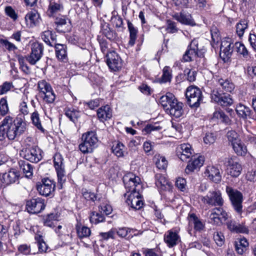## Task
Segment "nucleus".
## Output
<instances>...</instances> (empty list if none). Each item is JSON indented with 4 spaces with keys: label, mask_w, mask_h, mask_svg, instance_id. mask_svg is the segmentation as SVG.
I'll return each mask as SVG.
<instances>
[{
    "label": "nucleus",
    "mask_w": 256,
    "mask_h": 256,
    "mask_svg": "<svg viewBox=\"0 0 256 256\" xmlns=\"http://www.w3.org/2000/svg\"><path fill=\"white\" fill-rule=\"evenodd\" d=\"M226 190L233 209L238 214H242L243 212V196L242 193L236 189L228 186L226 187Z\"/></svg>",
    "instance_id": "nucleus-1"
},
{
    "label": "nucleus",
    "mask_w": 256,
    "mask_h": 256,
    "mask_svg": "<svg viewBox=\"0 0 256 256\" xmlns=\"http://www.w3.org/2000/svg\"><path fill=\"white\" fill-rule=\"evenodd\" d=\"M186 96L188 106L192 108L199 107L203 99L200 90L195 86H188L186 90Z\"/></svg>",
    "instance_id": "nucleus-2"
},
{
    "label": "nucleus",
    "mask_w": 256,
    "mask_h": 256,
    "mask_svg": "<svg viewBox=\"0 0 256 256\" xmlns=\"http://www.w3.org/2000/svg\"><path fill=\"white\" fill-rule=\"evenodd\" d=\"M123 182L128 194L136 192H141L142 190V184L140 178L132 174H128L125 175L123 178Z\"/></svg>",
    "instance_id": "nucleus-3"
},
{
    "label": "nucleus",
    "mask_w": 256,
    "mask_h": 256,
    "mask_svg": "<svg viewBox=\"0 0 256 256\" xmlns=\"http://www.w3.org/2000/svg\"><path fill=\"white\" fill-rule=\"evenodd\" d=\"M41 150L36 146L23 148L20 154L24 159L32 162H38L42 158Z\"/></svg>",
    "instance_id": "nucleus-4"
},
{
    "label": "nucleus",
    "mask_w": 256,
    "mask_h": 256,
    "mask_svg": "<svg viewBox=\"0 0 256 256\" xmlns=\"http://www.w3.org/2000/svg\"><path fill=\"white\" fill-rule=\"evenodd\" d=\"M26 124L24 116L19 114L16 120L10 130L9 131V140H14L18 135L23 133L26 129Z\"/></svg>",
    "instance_id": "nucleus-5"
},
{
    "label": "nucleus",
    "mask_w": 256,
    "mask_h": 256,
    "mask_svg": "<svg viewBox=\"0 0 256 256\" xmlns=\"http://www.w3.org/2000/svg\"><path fill=\"white\" fill-rule=\"evenodd\" d=\"M202 50L198 46V42L196 39L193 40L188 50L183 55L182 60L184 62H190L197 56L201 57L203 56Z\"/></svg>",
    "instance_id": "nucleus-6"
},
{
    "label": "nucleus",
    "mask_w": 256,
    "mask_h": 256,
    "mask_svg": "<svg viewBox=\"0 0 256 256\" xmlns=\"http://www.w3.org/2000/svg\"><path fill=\"white\" fill-rule=\"evenodd\" d=\"M55 182L48 178H44L36 184V188L40 195L48 196L53 194L55 190Z\"/></svg>",
    "instance_id": "nucleus-7"
},
{
    "label": "nucleus",
    "mask_w": 256,
    "mask_h": 256,
    "mask_svg": "<svg viewBox=\"0 0 256 256\" xmlns=\"http://www.w3.org/2000/svg\"><path fill=\"white\" fill-rule=\"evenodd\" d=\"M211 98L222 107L230 106L234 104V100L230 94L220 93L216 90L212 92Z\"/></svg>",
    "instance_id": "nucleus-8"
},
{
    "label": "nucleus",
    "mask_w": 256,
    "mask_h": 256,
    "mask_svg": "<svg viewBox=\"0 0 256 256\" xmlns=\"http://www.w3.org/2000/svg\"><path fill=\"white\" fill-rule=\"evenodd\" d=\"M44 48L42 44L39 42H34L32 45L31 52L26 58L31 64L34 65L42 58L43 54Z\"/></svg>",
    "instance_id": "nucleus-9"
},
{
    "label": "nucleus",
    "mask_w": 256,
    "mask_h": 256,
    "mask_svg": "<svg viewBox=\"0 0 256 256\" xmlns=\"http://www.w3.org/2000/svg\"><path fill=\"white\" fill-rule=\"evenodd\" d=\"M46 205L44 200L40 198L28 200L26 204V208L30 214H38L44 210Z\"/></svg>",
    "instance_id": "nucleus-10"
},
{
    "label": "nucleus",
    "mask_w": 256,
    "mask_h": 256,
    "mask_svg": "<svg viewBox=\"0 0 256 256\" xmlns=\"http://www.w3.org/2000/svg\"><path fill=\"white\" fill-rule=\"evenodd\" d=\"M209 215L210 222L216 224H219L222 220L226 221L228 218V213L222 208H216L210 211Z\"/></svg>",
    "instance_id": "nucleus-11"
},
{
    "label": "nucleus",
    "mask_w": 256,
    "mask_h": 256,
    "mask_svg": "<svg viewBox=\"0 0 256 256\" xmlns=\"http://www.w3.org/2000/svg\"><path fill=\"white\" fill-rule=\"evenodd\" d=\"M234 46L229 38H224L221 41L220 47V57L224 61H228L230 58L233 48Z\"/></svg>",
    "instance_id": "nucleus-12"
},
{
    "label": "nucleus",
    "mask_w": 256,
    "mask_h": 256,
    "mask_svg": "<svg viewBox=\"0 0 256 256\" xmlns=\"http://www.w3.org/2000/svg\"><path fill=\"white\" fill-rule=\"evenodd\" d=\"M202 200L205 204L212 206H221L224 203L220 192H210L206 196L202 198Z\"/></svg>",
    "instance_id": "nucleus-13"
},
{
    "label": "nucleus",
    "mask_w": 256,
    "mask_h": 256,
    "mask_svg": "<svg viewBox=\"0 0 256 256\" xmlns=\"http://www.w3.org/2000/svg\"><path fill=\"white\" fill-rule=\"evenodd\" d=\"M126 202L132 208L135 210L140 209L144 205L140 192L137 191L128 194Z\"/></svg>",
    "instance_id": "nucleus-14"
},
{
    "label": "nucleus",
    "mask_w": 256,
    "mask_h": 256,
    "mask_svg": "<svg viewBox=\"0 0 256 256\" xmlns=\"http://www.w3.org/2000/svg\"><path fill=\"white\" fill-rule=\"evenodd\" d=\"M106 56V63L110 69L116 71L122 68V60L115 52H110Z\"/></svg>",
    "instance_id": "nucleus-15"
},
{
    "label": "nucleus",
    "mask_w": 256,
    "mask_h": 256,
    "mask_svg": "<svg viewBox=\"0 0 256 256\" xmlns=\"http://www.w3.org/2000/svg\"><path fill=\"white\" fill-rule=\"evenodd\" d=\"M193 153L194 150L188 144H181L176 148V155L182 161H187Z\"/></svg>",
    "instance_id": "nucleus-16"
},
{
    "label": "nucleus",
    "mask_w": 256,
    "mask_h": 256,
    "mask_svg": "<svg viewBox=\"0 0 256 256\" xmlns=\"http://www.w3.org/2000/svg\"><path fill=\"white\" fill-rule=\"evenodd\" d=\"M227 163L228 174L232 177L238 176L242 170L241 165L232 158H228Z\"/></svg>",
    "instance_id": "nucleus-17"
},
{
    "label": "nucleus",
    "mask_w": 256,
    "mask_h": 256,
    "mask_svg": "<svg viewBox=\"0 0 256 256\" xmlns=\"http://www.w3.org/2000/svg\"><path fill=\"white\" fill-rule=\"evenodd\" d=\"M183 107L184 104L175 98L174 100L171 102L170 106L167 111H168L170 115L176 118H178L182 116L184 113Z\"/></svg>",
    "instance_id": "nucleus-18"
},
{
    "label": "nucleus",
    "mask_w": 256,
    "mask_h": 256,
    "mask_svg": "<svg viewBox=\"0 0 256 256\" xmlns=\"http://www.w3.org/2000/svg\"><path fill=\"white\" fill-rule=\"evenodd\" d=\"M204 159L202 156H193L191 157V160L188 161V164L186 168V172L189 173L194 171V170L200 168L204 162Z\"/></svg>",
    "instance_id": "nucleus-19"
},
{
    "label": "nucleus",
    "mask_w": 256,
    "mask_h": 256,
    "mask_svg": "<svg viewBox=\"0 0 256 256\" xmlns=\"http://www.w3.org/2000/svg\"><path fill=\"white\" fill-rule=\"evenodd\" d=\"M226 224L228 228L232 232L246 234H248V228L245 226L243 224H239L234 220H228L226 222Z\"/></svg>",
    "instance_id": "nucleus-20"
},
{
    "label": "nucleus",
    "mask_w": 256,
    "mask_h": 256,
    "mask_svg": "<svg viewBox=\"0 0 256 256\" xmlns=\"http://www.w3.org/2000/svg\"><path fill=\"white\" fill-rule=\"evenodd\" d=\"M164 241L169 248H172L178 243L180 238L176 232L170 230L165 233Z\"/></svg>",
    "instance_id": "nucleus-21"
},
{
    "label": "nucleus",
    "mask_w": 256,
    "mask_h": 256,
    "mask_svg": "<svg viewBox=\"0 0 256 256\" xmlns=\"http://www.w3.org/2000/svg\"><path fill=\"white\" fill-rule=\"evenodd\" d=\"M172 17L176 20L182 24L192 26L196 25V23L192 18L191 14L188 13L182 12L180 13L174 14Z\"/></svg>",
    "instance_id": "nucleus-22"
},
{
    "label": "nucleus",
    "mask_w": 256,
    "mask_h": 256,
    "mask_svg": "<svg viewBox=\"0 0 256 256\" xmlns=\"http://www.w3.org/2000/svg\"><path fill=\"white\" fill-rule=\"evenodd\" d=\"M155 180L156 186L161 190H166L171 189L172 184L164 175L156 174L155 176Z\"/></svg>",
    "instance_id": "nucleus-23"
},
{
    "label": "nucleus",
    "mask_w": 256,
    "mask_h": 256,
    "mask_svg": "<svg viewBox=\"0 0 256 256\" xmlns=\"http://www.w3.org/2000/svg\"><path fill=\"white\" fill-rule=\"evenodd\" d=\"M205 176L208 179L216 183H218L221 180V176L219 170L212 166H208L204 172Z\"/></svg>",
    "instance_id": "nucleus-24"
},
{
    "label": "nucleus",
    "mask_w": 256,
    "mask_h": 256,
    "mask_svg": "<svg viewBox=\"0 0 256 256\" xmlns=\"http://www.w3.org/2000/svg\"><path fill=\"white\" fill-rule=\"evenodd\" d=\"M26 22H30V27L38 25L42 21L40 14L36 10H33L28 12L25 16Z\"/></svg>",
    "instance_id": "nucleus-25"
},
{
    "label": "nucleus",
    "mask_w": 256,
    "mask_h": 256,
    "mask_svg": "<svg viewBox=\"0 0 256 256\" xmlns=\"http://www.w3.org/2000/svg\"><path fill=\"white\" fill-rule=\"evenodd\" d=\"M14 124L13 118L10 116H6L1 122V132L2 136H6L9 139V131Z\"/></svg>",
    "instance_id": "nucleus-26"
},
{
    "label": "nucleus",
    "mask_w": 256,
    "mask_h": 256,
    "mask_svg": "<svg viewBox=\"0 0 256 256\" xmlns=\"http://www.w3.org/2000/svg\"><path fill=\"white\" fill-rule=\"evenodd\" d=\"M18 177V172L16 170L12 169L3 174L1 181L6 185H8L15 182Z\"/></svg>",
    "instance_id": "nucleus-27"
},
{
    "label": "nucleus",
    "mask_w": 256,
    "mask_h": 256,
    "mask_svg": "<svg viewBox=\"0 0 256 256\" xmlns=\"http://www.w3.org/2000/svg\"><path fill=\"white\" fill-rule=\"evenodd\" d=\"M56 56L58 60L66 62L68 60L67 47L66 45L60 44H54Z\"/></svg>",
    "instance_id": "nucleus-28"
},
{
    "label": "nucleus",
    "mask_w": 256,
    "mask_h": 256,
    "mask_svg": "<svg viewBox=\"0 0 256 256\" xmlns=\"http://www.w3.org/2000/svg\"><path fill=\"white\" fill-rule=\"evenodd\" d=\"M97 116L102 122L110 119L112 116V111L110 106L106 105L99 108L97 110Z\"/></svg>",
    "instance_id": "nucleus-29"
},
{
    "label": "nucleus",
    "mask_w": 256,
    "mask_h": 256,
    "mask_svg": "<svg viewBox=\"0 0 256 256\" xmlns=\"http://www.w3.org/2000/svg\"><path fill=\"white\" fill-rule=\"evenodd\" d=\"M56 30L59 32H66L69 30V26L65 16H62L56 18Z\"/></svg>",
    "instance_id": "nucleus-30"
},
{
    "label": "nucleus",
    "mask_w": 256,
    "mask_h": 256,
    "mask_svg": "<svg viewBox=\"0 0 256 256\" xmlns=\"http://www.w3.org/2000/svg\"><path fill=\"white\" fill-rule=\"evenodd\" d=\"M216 82L223 90L231 92L235 88V85L232 80L228 78H218Z\"/></svg>",
    "instance_id": "nucleus-31"
},
{
    "label": "nucleus",
    "mask_w": 256,
    "mask_h": 256,
    "mask_svg": "<svg viewBox=\"0 0 256 256\" xmlns=\"http://www.w3.org/2000/svg\"><path fill=\"white\" fill-rule=\"evenodd\" d=\"M188 220L189 224H193L194 229L196 231H200L204 227V224L194 214L188 215Z\"/></svg>",
    "instance_id": "nucleus-32"
},
{
    "label": "nucleus",
    "mask_w": 256,
    "mask_h": 256,
    "mask_svg": "<svg viewBox=\"0 0 256 256\" xmlns=\"http://www.w3.org/2000/svg\"><path fill=\"white\" fill-rule=\"evenodd\" d=\"M82 140H85L86 142L88 143V144H90V145L94 148L96 147L98 139L95 132H88L86 133L83 134Z\"/></svg>",
    "instance_id": "nucleus-33"
},
{
    "label": "nucleus",
    "mask_w": 256,
    "mask_h": 256,
    "mask_svg": "<svg viewBox=\"0 0 256 256\" xmlns=\"http://www.w3.org/2000/svg\"><path fill=\"white\" fill-rule=\"evenodd\" d=\"M235 250L239 254H242L248 250V242L245 238H240L235 242Z\"/></svg>",
    "instance_id": "nucleus-34"
},
{
    "label": "nucleus",
    "mask_w": 256,
    "mask_h": 256,
    "mask_svg": "<svg viewBox=\"0 0 256 256\" xmlns=\"http://www.w3.org/2000/svg\"><path fill=\"white\" fill-rule=\"evenodd\" d=\"M174 96L170 92L166 93V95L162 96L160 99L159 102L166 110H168L170 106L171 102L174 100Z\"/></svg>",
    "instance_id": "nucleus-35"
},
{
    "label": "nucleus",
    "mask_w": 256,
    "mask_h": 256,
    "mask_svg": "<svg viewBox=\"0 0 256 256\" xmlns=\"http://www.w3.org/2000/svg\"><path fill=\"white\" fill-rule=\"evenodd\" d=\"M18 164L20 170L22 171L26 177L31 178L33 174L32 166L24 160H20Z\"/></svg>",
    "instance_id": "nucleus-36"
},
{
    "label": "nucleus",
    "mask_w": 256,
    "mask_h": 256,
    "mask_svg": "<svg viewBox=\"0 0 256 256\" xmlns=\"http://www.w3.org/2000/svg\"><path fill=\"white\" fill-rule=\"evenodd\" d=\"M76 228L78 238L80 239L88 237L91 234L90 229L86 226H82L80 222H78Z\"/></svg>",
    "instance_id": "nucleus-37"
},
{
    "label": "nucleus",
    "mask_w": 256,
    "mask_h": 256,
    "mask_svg": "<svg viewBox=\"0 0 256 256\" xmlns=\"http://www.w3.org/2000/svg\"><path fill=\"white\" fill-rule=\"evenodd\" d=\"M237 114L244 119L247 118L251 114L252 110L250 108L242 104H238L236 108Z\"/></svg>",
    "instance_id": "nucleus-38"
},
{
    "label": "nucleus",
    "mask_w": 256,
    "mask_h": 256,
    "mask_svg": "<svg viewBox=\"0 0 256 256\" xmlns=\"http://www.w3.org/2000/svg\"><path fill=\"white\" fill-rule=\"evenodd\" d=\"M43 40L48 46H52V42L56 41V36L52 31L48 30L43 32L42 35Z\"/></svg>",
    "instance_id": "nucleus-39"
},
{
    "label": "nucleus",
    "mask_w": 256,
    "mask_h": 256,
    "mask_svg": "<svg viewBox=\"0 0 256 256\" xmlns=\"http://www.w3.org/2000/svg\"><path fill=\"white\" fill-rule=\"evenodd\" d=\"M60 215L56 212H52L46 216L44 218V226L50 228H54V222L58 220Z\"/></svg>",
    "instance_id": "nucleus-40"
},
{
    "label": "nucleus",
    "mask_w": 256,
    "mask_h": 256,
    "mask_svg": "<svg viewBox=\"0 0 256 256\" xmlns=\"http://www.w3.org/2000/svg\"><path fill=\"white\" fill-rule=\"evenodd\" d=\"M128 27L130 32V40L128 42V45L133 46L136 42L137 38V34L138 32V29L134 24L130 21L128 22Z\"/></svg>",
    "instance_id": "nucleus-41"
},
{
    "label": "nucleus",
    "mask_w": 256,
    "mask_h": 256,
    "mask_svg": "<svg viewBox=\"0 0 256 256\" xmlns=\"http://www.w3.org/2000/svg\"><path fill=\"white\" fill-rule=\"evenodd\" d=\"M212 120H220L227 124H230L231 122L228 116L222 110L215 111L212 114Z\"/></svg>",
    "instance_id": "nucleus-42"
},
{
    "label": "nucleus",
    "mask_w": 256,
    "mask_h": 256,
    "mask_svg": "<svg viewBox=\"0 0 256 256\" xmlns=\"http://www.w3.org/2000/svg\"><path fill=\"white\" fill-rule=\"evenodd\" d=\"M232 149L234 152L239 156H244L248 152L246 146L241 141V140L232 146Z\"/></svg>",
    "instance_id": "nucleus-43"
},
{
    "label": "nucleus",
    "mask_w": 256,
    "mask_h": 256,
    "mask_svg": "<svg viewBox=\"0 0 256 256\" xmlns=\"http://www.w3.org/2000/svg\"><path fill=\"white\" fill-rule=\"evenodd\" d=\"M30 119L32 124L42 132L44 133L45 130L42 125L40 114L37 111H35L31 114Z\"/></svg>",
    "instance_id": "nucleus-44"
},
{
    "label": "nucleus",
    "mask_w": 256,
    "mask_h": 256,
    "mask_svg": "<svg viewBox=\"0 0 256 256\" xmlns=\"http://www.w3.org/2000/svg\"><path fill=\"white\" fill-rule=\"evenodd\" d=\"M56 170L58 176V186L59 189H62V185L65 183L66 180V176L64 168L56 169Z\"/></svg>",
    "instance_id": "nucleus-45"
},
{
    "label": "nucleus",
    "mask_w": 256,
    "mask_h": 256,
    "mask_svg": "<svg viewBox=\"0 0 256 256\" xmlns=\"http://www.w3.org/2000/svg\"><path fill=\"white\" fill-rule=\"evenodd\" d=\"M63 10L62 6L58 2H50L48 6V14L50 16H54L56 13L62 11Z\"/></svg>",
    "instance_id": "nucleus-46"
},
{
    "label": "nucleus",
    "mask_w": 256,
    "mask_h": 256,
    "mask_svg": "<svg viewBox=\"0 0 256 256\" xmlns=\"http://www.w3.org/2000/svg\"><path fill=\"white\" fill-rule=\"evenodd\" d=\"M125 149V146L120 142H117L116 144H114L112 148L113 154L118 158L124 156Z\"/></svg>",
    "instance_id": "nucleus-47"
},
{
    "label": "nucleus",
    "mask_w": 256,
    "mask_h": 256,
    "mask_svg": "<svg viewBox=\"0 0 256 256\" xmlns=\"http://www.w3.org/2000/svg\"><path fill=\"white\" fill-rule=\"evenodd\" d=\"M234 46L236 51L238 54L242 56L244 58H248L249 52L243 44L240 42H236L234 44Z\"/></svg>",
    "instance_id": "nucleus-48"
},
{
    "label": "nucleus",
    "mask_w": 256,
    "mask_h": 256,
    "mask_svg": "<svg viewBox=\"0 0 256 256\" xmlns=\"http://www.w3.org/2000/svg\"><path fill=\"white\" fill-rule=\"evenodd\" d=\"M104 216L100 212H92L90 216V220L92 224H96L104 221Z\"/></svg>",
    "instance_id": "nucleus-49"
},
{
    "label": "nucleus",
    "mask_w": 256,
    "mask_h": 256,
    "mask_svg": "<svg viewBox=\"0 0 256 256\" xmlns=\"http://www.w3.org/2000/svg\"><path fill=\"white\" fill-rule=\"evenodd\" d=\"M38 86L40 96L52 90L50 84L45 80L39 81Z\"/></svg>",
    "instance_id": "nucleus-50"
},
{
    "label": "nucleus",
    "mask_w": 256,
    "mask_h": 256,
    "mask_svg": "<svg viewBox=\"0 0 256 256\" xmlns=\"http://www.w3.org/2000/svg\"><path fill=\"white\" fill-rule=\"evenodd\" d=\"M226 137L228 144L231 146L240 140L238 134L234 130H231L228 131L226 134Z\"/></svg>",
    "instance_id": "nucleus-51"
},
{
    "label": "nucleus",
    "mask_w": 256,
    "mask_h": 256,
    "mask_svg": "<svg viewBox=\"0 0 256 256\" xmlns=\"http://www.w3.org/2000/svg\"><path fill=\"white\" fill-rule=\"evenodd\" d=\"M248 24L246 20H240L236 26V32L239 37L243 36L245 30L248 28Z\"/></svg>",
    "instance_id": "nucleus-52"
},
{
    "label": "nucleus",
    "mask_w": 256,
    "mask_h": 256,
    "mask_svg": "<svg viewBox=\"0 0 256 256\" xmlns=\"http://www.w3.org/2000/svg\"><path fill=\"white\" fill-rule=\"evenodd\" d=\"M65 114L74 122H75L78 118L80 117V112L73 108L68 109Z\"/></svg>",
    "instance_id": "nucleus-53"
},
{
    "label": "nucleus",
    "mask_w": 256,
    "mask_h": 256,
    "mask_svg": "<svg viewBox=\"0 0 256 256\" xmlns=\"http://www.w3.org/2000/svg\"><path fill=\"white\" fill-rule=\"evenodd\" d=\"M172 78V72L169 66H166L162 70V74L161 77L162 82H170Z\"/></svg>",
    "instance_id": "nucleus-54"
},
{
    "label": "nucleus",
    "mask_w": 256,
    "mask_h": 256,
    "mask_svg": "<svg viewBox=\"0 0 256 256\" xmlns=\"http://www.w3.org/2000/svg\"><path fill=\"white\" fill-rule=\"evenodd\" d=\"M156 167L160 170H166L168 166V161L166 158L163 156L158 155L156 156Z\"/></svg>",
    "instance_id": "nucleus-55"
},
{
    "label": "nucleus",
    "mask_w": 256,
    "mask_h": 256,
    "mask_svg": "<svg viewBox=\"0 0 256 256\" xmlns=\"http://www.w3.org/2000/svg\"><path fill=\"white\" fill-rule=\"evenodd\" d=\"M210 33L212 39L211 44L213 48H215V45L217 44L220 40L218 30L216 26H213L210 30Z\"/></svg>",
    "instance_id": "nucleus-56"
},
{
    "label": "nucleus",
    "mask_w": 256,
    "mask_h": 256,
    "mask_svg": "<svg viewBox=\"0 0 256 256\" xmlns=\"http://www.w3.org/2000/svg\"><path fill=\"white\" fill-rule=\"evenodd\" d=\"M82 142L80 144L79 148L80 150L83 154L91 153L93 152L94 148L90 144L86 142L85 140H82Z\"/></svg>",
    "instance_id": "nucleus-57"
},
{
    "label": "nucleus",
    "mask_w": 256,
    "mask_h": 256,
    "mask_svg": "<svg viewBox=\"0 0 256 256\" xmlns=\"http://www.w3.org/2000/svg\"><path fill=\"white\" fill-rule=\"evenodd\" d=\"M40 96L42 98L43 100L48 104L52 103L56 98V95L52 90L48 91L47 93H45Z\"/></svg>",
    "instance_id": "nucleus-58"
},
{
    "label": "nucleus",
    "mask_w": 256,
    "mask_h": 256,
    "mask_svg": "<svg viewBox=\"0 0 256 256\" xmlns=\"http://www.w3.org/2000/svg\"><path fill=\"white\" fill-rule=\"evenodd\" d=\"M64 160L61 154H56L54 156V166L56 169L64 168Z\"/></svg>",
    "instance_id": "nucleus-59"
},
{
    "label": "nucleus",
    "mask_w": 256,
    "mask_h": 256,
    "mask_svg": "<svg viewBox=\"0 0 256 256\" xmlns=\"http://www.w3.org/2000/svg\"><path fill=\"white\" fill-rule=\"evenodd\" d=\"M216 138V136L212 132H207L203 138L204 143L206 145L213 144Z\"/></svg>",
    "instance_id": "nucleus-60"
},
{
    "label": "nucleus",
    "mask_w": 256,
    "mask_h": 256,
    "mask_svg": "<svg viewBox=\"0 0 256 256\" xmlns=\"http://www.w3.org/2000/svg\"><path fill=\"white\" fill-rule=\"evenodd\" d=\"M178 29L176 27V23L170 20H166V31L170 34L177 32Z\"/></svg>",
    "instance_id": "nucleus-61"
},
{
    "label": "nucleus",
    "mask_w": 256,
    "mask_h": 256,
    "mask_svg": "<svg viewBox=\"0 0 256 256\" xmlns=\"http://www.w3.org/2000/svg\"><path fill=\"white\" fill-rule=\"evenodd\" d=\"M214 240L219 246H222L224 242V236L220 232H217L214 233Z\"/></svg>",
    "instance_id": "nucleus-62"
},
{
    "label": "nucleus",
    "mask_w": 256,
    "mask_h": 256,
    "mask_svg": "<svg viewBox=\"0 0 256 256\" xmlns=\"http://www.w3.org/2000/svg\"><path fill=\"white\" fill-rule=\"evenodd\" d=\"M184 74L187 76V80L190 82L195 81L197 72L196 70H192L189 68H186L184 70Z\"/></svg>",
    "instance_id": "nucleus-63"
},
{
    "label": "nucleus",
    "mask_w": 256,
    "mask_h": 256,
    "mask_svg": "<svg viewBox=\"0 0 256 256\" xmlns=\"http://www.w3.org/2000/svg\"><path fill=\"white\" fill-rule=\"evenodd\" d=\"M145 256H162L160 250L158 248L146 249L144 252Z\"/></svg>",
    "instance_id": "nucleus-64"
}]
</instances>
